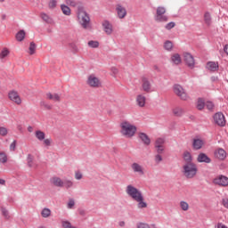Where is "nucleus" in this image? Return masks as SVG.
<instances>
[{"mask_svg":"<svg viewBox=\"0 0 228 228\" xmlns=\"http://www.w3.org/2000/svg\"><path fill=\"white\" fill-rule=\"evenodd\" d=\"M126 193L128 195V197L133 199V200L137 202L138 209H143L147 208V202L143 201V194L142 193V191L138 190V188L129 184L126 188Z\"/></svg>","mask_w":228,"mask_h":228,"instance_id":"obj_1","label":"nucleus"},{"mask_svg":"<svg viewBox=\"0 0 228 228\" xmlns=\"http://www.w3.org/2000/svg\"><path fill=\"white\" fill-rule=\"evenodd\" d=\"M77 15L78 22L84 29H92V24H90V16L86 11H85L84 6L77 7Z\"/></svg>","mask_w":228,"mask_h":228,"instance_id":"obj_2","label":"nucleus"},{"mask_svg":"<svg viewBox=\"0 0 228 228\" xmlns=\"http://www.w3.org/2000/svg\"><path fill=\"white\" fill-rule=\"evenodd\" d=\"M50 183L56 188H65V190H70V188H74V182L67 178L61 179L59 176H53L50 179Z\"/></svg>","mask_w":228,"mask_h":228,"instance_id":"obj_3","label":"nucleus"},{"mask_svg":"<svg viewBox=\"0 0 228 228\" xmlns=\"http://www.w3.org/2000/svg\"><path fill=\"white\" fill-rule=\"evenodd\" d=\"M120 127V133L126 138H133L136 134V126L130 124L129 121H123Z\"/></svg>","mask_w":228,"mask_h":228,"instance_id":"obj_4","label":"nucleus"},{"mask_svg":"<svg viewBox=\"0 0 228 228\" xmlns=\"http://www.w3.org/2000/svg\"><path fill=\"white\" fill-rule=\"evenodd\" d=\"M183 174L187 179H193L197 175V165L195 163L184 164Z\"/></svg>","mask_w":228,"mask_h":228,"instance_id":"obj_5","label":"nucleus"},{"mask_svg":"<svg viewBox=\"0 0 228 228\" xmlns=\"http://www.w3.org/2000/svg\"><path fill=\"white\" fill-rule=\"evenodd\" d=\"M167 8L164 6H159L156 9V13L154 15L155 22H168V16H167Z\"/></svg>","mask_w":228,"mask_h":228,"instance_id":"obj_6","label":"nucleus"},{"mask_svg":"<svg viewBox=\"0 0 228 228\" xmlns=\"http://www.w3.org/2000/svg\"><path fill=\"white\" fill-rule=\"evenodd\" d=\"M174 93L177 97H179L182 101H188V94L184 91V88L181 86L179 84H175L173 86Z\"/></svg>","mask_w":228,"mask_h":228,"instance_id":"obj_7","label":"nucleus"},{"mask_svg":"<svg viewBox=\"0 0 228 228\" xmlns=\"http://www.w3.org/2000/svg\"><path fill=\"white\" fill-rule=\"evenodd\" d=\"M86 84L88 86H91V88H101L102 86L101 80L95 77V75H90L87 77Z\"/></svg>","mask_w":228,"mask_h":228,"instance_id":"obj_8","label":"nucleus"},{"mask_svg":"<svg viewBox=\"0 0 228 228\" xmlns=\"http://www.w3.org/2000/svg\"><path fill=\"white\" fill-rule=\"evenodd\" d=\"M35 136L39 142H44V145H45V147H51L52 140L45 139V133L42 132V130L36 131Z\"/></svg>","mask_w":228,"mask_h":228,"instance_id":"obj_9","label":"nucleus"},{"mask_svg":"<svg viewBox=\"0 0 228 228\" xmlns=\"http://www.w3.org/2000/svg\"><path fill=\"white\" fill-rule=\"evenodd\" d=\"M214 122L220 127H224L225 126V116L221 112H217L214 115Z\"/></svg>","mask_w":228,"mask_h":228,"instance_id":"obj_10","label":"nucleus"},{"mask_svg":"<svg viewBox=\"0 0 228 228\" xmlns=\"http://www.w3.org/2000/svg\"><path fill=\"white\" fill-rule=\"evenodd\" d=\"M116 13L119 19H126L127 16V10L122 4H116Z\"/></svg>","mask_w":228,"mask_h":228,"instance_id":"obj_11","label":"nucleus"},{"mask_svg":"<svg viewBox=\"0 0 228 228\" xmlns=\"http://www.w3.org/2000/svg\"><path fill=\"white\" fill-rule=\"evenodd\" d=\"M8 97L10 101H12V102H15V104H18V105L22 104V100L20 99L19 93L15 91H10L8 94Z\"/></svg>","mask_w":228,"mask_h":228,"instance_id":"obj_12","label":"nucleus"},{"mask_svg":"<svg viewBox=\"0 0 228 228\" xmlns=\"http://www.w3.org/2000/svg\"><path fill=\"white\" fill-rule=\"evenodd\" d=\"M183 60L186 65L190 67V69H193V67H195V59L193 58V55H191V53H183Z\"/></svg>","mask_w":228,"mask_h":228,"instance_id":"obj_13","label":"nucleus"},{"mask_svg":"<svg viewBox=\"0 0 228 228\" xmlns=\"http://www.w3.org/2000/svg\"><path fill=\"white\" fill-rule=\"evenodd\" d=\"M213 183L218 186H228V178L225 175H219L213 180Z\"/></svg>","mask_w":228,"mask_h":228,"instance_id":"obj_14","label":"nucleus"},{"mask_svg":"<svg viewBox=\"0 0 228 228\" xmlns=\"http://www.w3.org/2000/svg\"><path fill=\"white\" fill-rule=\"evenodd\" d=\"M204 147V140L200 138H194L192 140V149L194 151H200Z\"/></svg>","mask_w":228,"mask_h":228,"instance_id":"obj_15","label":"nucleus"},{"mask_svg":"<svg viewBox=\"0 0 228 228\" xmlns=\"http://www.w3.org/2000/svg\"><path fill=\"white\" fill-rule=\"evenodd\" d=\"M131 168L134 174H138L139 175H143L145 174V172H143V167L136 162H134L131 165Z\"/></svg>","mask_w":228,"mask_h":228,"instance_id":"obj_16","label":"nucleus"},{"mask_svg":"<svg viewBox=\"0 0 228 228\" xmlns=\"http://www.w3.org/2000/svg\"><path fill=\"white\" fill-rule=\"evenodd\" d=\"M198 163H211V158L208 157V155L204 152H200L197 157Z\"/></svg>","mask_w":228,"mask_h":228,"instance_id":"obj_17","label":"nucleus"},{"mask_svg":"<svg viewBox=\"0 0 228 228\" xmlns=\"http://www.w3.org/2000/svg\"><path fill=\"white\" fill-rule=\"evenodd\" d=\"M138 136L141 142L143 143V145H146V146L151 145V137H149L147 134L141 132L139 133Z\"/></svg>","mask_w":228,"mask_h":228,"instance_id":"obj_18","label":"nucleus"},{"mask_svg":"<svg viewBox=\"0 0 228 228\" xmlns=\"http://www.w3.org/2000/svg\"><path fill=\"white\" fill-rule=\"evenodd\" d=\"M102 28L106 35H111V33H113V25H111L108 20H104L102 22Z\"/></svg>","mask_w":228,"mask_h":228,"instance_id":"obj_19","label":"nucleus"},{"mask_svg":"<svg viewBox=\"0 0 228 228\" xmlns=\"http://www.w3.org/2000/svg\"><path fill=\"white\" fill-rule=\"evenodd\" d=\"M46 99H49V101H53L54 102H60L61 101V95L54 93H47L46 94Z\"/></svg>","mask_w":228,"mask_h":228,"instance_id":"obj_20","label":"nucleus"},{"mask_svg":"<svg viewBox=\"0 0 228 228\" xmlns=\"http://www.w3.org/2000/svg\"><path fill=\"white\" fill-rule=\"evenodd\" d=\"M215 156L218 159H225L227 153L225 152V150L219 148L215 151Z\"/></svg>","mask_w":228,"mask_h":228,"instance_id":"obj_21","label":"nucleus"},{"mask_svg":"<svg viewBox=\"0 0 228 228\" xmlns=\"http://www.w3.org/2000/svg\"><path fill=\"white\" fill-rule=\"evenodd\" d=\"M207 69L210 70V72H216V70H218V62L208 61L207 63Z\"/></svg>","mask_w":228,"mask_h":228,"instance_id":"obj_22","label":"nucleus"},{"mask_svg":"<svg viewBox=\"0 0 228 228\" xmlns=\"http://www.w3.org/2000/svg\"><path fill=\"white\" fill-rule=\"evenodd\" d=\"M142 90L143 92H146L147 94H149V92H151V82L149 81V79L147 78H142Z\"/></svg>","mask_w":228,"mask_h":228,"instance_id":"obj_23","label":"nucleus"},{"mask_svg":"<svg viewBox=\"0 0 228 228\" xmlns=\"http://www.w3.org/2000/svg\"><path fill=\"white\" fill-rule=\"evenodd\" d=\"M145 101H146L145 96L142 94L137 95L136 102L138 106H140V108H143V106H145Z\"/></svg>","mask_w":228,"mask_h":228,"instance_id":"obj_24","label":"nucleus"},{"mask_svg":"<svg viewBox=\"0 0 228 228\" xmlns=\"http://www.w3.org/2000/svg\"><path fill=\"white\" fill-rule=\"evenodd\" d=\"M171 61L175 64V65H179L182 61L181 60V55L179 53H175L171 56Z\"/></svg>","mask_w":228,"mask_h":228,"instance_id":"obj_25","label":"nucleus"},{"mask_svg":"<svg viewBox=\"0 0 228 228\" xmlns=\"http://www.w3.org/2000/svg\"><path fill=\"white\" fill-rule=\"evenodd\" d=\"M183 159L185 161V164L193 163V159H192L191 153H190V151H185L183 153Z\"/></svg>","mask_w":228,"mask_h":228,"instance_id":"obj_26","label":"nucleus"},{"mask_svg":"<svg viewBox=\"0 0 228 228\" xmlns=\"http://www.w3.org/2000/svg\"><path fill=\"white\" fill-rule=\"evenodd\" d=\"M40 17L47 24H53V18H51L45 12H41Z\"/></svg>","mask_w":228,"mask_h":228,"instance_id":"obj_27","label":"nucleus"},{"mask_svg":"<svg viewBox=\"0 0 228 228\" xmlns=\"http://www.w3.org/2000/svg\"><path fill=\"white\" fill-rule=\"evenodd\" d=\"M24 38H26V32L24 30H20L16 34V40L18 42H22V40H24Z\"/></svg>","mask_w":228,"mask_h":228,"instance_id":"obj_28","label":"nucleus"},{"mask_svg":"<svg viewBox=\"0 0 228 228\" xmlns=\"http://www.w3.org/2000/svg\"><path fill=\"white\" fill-rule=\"evenodd\" d=\"M33 161H34L33 155L28 154L27 157V165L29 168H33V167H35V162Z\"/></svg>","mask_w":228,"mask_h":228,"instance_id":"obj_29","label":"nucleus"},{"mask_svg":"<svg viewBox=\"0 0 228 228\" xmlns=\"http://www.w3.org/2000/svg\"><path fill=\"white\" fill-rule=\"evenodd\" d=\"M173 113L175 117H183V115H184V110L181 108H176L173 110Z\"/></svg>","mask_w":228,"mask_h":228,"instance_id":"obj_30","label":"nucleus"},{"mask_svg":"<svg viewBox=\"0 0 228 228\" xmlns=\"http://www.w3.org/2000/svg\"><path fill=\"white\" fill-rule=\"evenodd\" d=\"M61 10L64 15H70V7H69L65 4H61Z\"/></svg>","mask_w":228,"mask_h":228,"instance_id":"obj_31","label":"nucleus"},{"mask_svg":"<svg viewBox=\"0 0 228 228\" xmlns=\"http://www.w3.org/2000/svg\"><path fill=\"white\" fill-rule=\"evenodd\" d=\"M174 47V44L172 43V41H166L164 43V49H166V51H172V48Z\"/></svg>","mask_w":228,"mask_h":228,"instance_id":"obj_32","label":"nucleus"},{"mask_svg":"<svg viewBox=\"0 0 228 228\" xmlns=\"http://www.w3.org/2000/svg\"><path fill=\"white\" fill-rule=\"evenodd\" d=\"M28 51L30 55L35 54V53L37 52V45L35 44V42L30 43Z\"/></svg>","mask_w":228,"mask_h":228,"instance_id":"obj_33","label":"nucleus"},{"mask_svg":"<svg viewBox=\"0 0 228 228\" xmlns=\"http://www.w3.org/2000/svg\"><path fill=\"white\" fill-rule=\"evenodd\" d=\"M205 24L208 26H211V14L209 12H206L204 15Z\"/></svg>","mask_w":228,"mask_h":228,"instance_id":"obj_34","label":"nucleus"},{"mask_svg":"<svg viewBox=\"0 0 228 228\" xmlns=\"http://www.w3.org/2000/svg\"><path fill=\"white\" fill-rule=\"evenodd\" d=\"M43 218H49L51 216V209L44 208L41 212Z\"/></svg>","mask_w":228,"mask_h":228,"instance_id":"obj_35","label":"nucleus"},{"mask_svg":"<svg viewBox=\"0 0 228 228\" xmlns=\"http://www.w3.org/2000/svg\"><path fill=\"white\" fill-rule=\"evenodd\" d=\"M1 211H2L3 216H4V218L6 220H9V218H10V212L8 211V209H6V208H4V207H2L1 208Z\"/></svg>","mask_w":228,"mask_h":228,"instance_id":"obj_36","label":"nucleus"},{"mask_svg":"<svg viewBox=\"0 0 228 228\" xmlns=\"http://www.w3.org/2000/svg\"><path fill=\"white\" fill-rule=\"evenodd\" d=\"M205 106H206V103L204 102V100H202V98H200L198 100L197 109L201 110H204Z\"/></svg>","mask_w":228,"mask_h":228,"instance_id":"obj_37","label":"nucleus"},{"mask_svg":"<svg viewBox=\"0 0 228 228\" xmlns=\"http://www.w3.org/2000/svg\"><path fill=\"white\" fill-rule=\"evenodd\" d=\"M10 54V50L8 48H4L0 53V60H4V58H6Z\"/></svg>","mask_w":228,"mask_h":228,"instance_id":"obj_38","label":"nucleus"},{"mask_svg":"<svg viewBox=\"0 0 228 228\" xmlns=\"http://www.w3.org/2000/svg\"><path fill=\"white\" fill-rule=\"evenodd\" d=\"M87 45L92 47V49H97V47H99V43L98 41L91 40L87 43Z\"/></svg>","mask_w":228,"mask_h":228,"instance_id":"obj_39","label":"nucleus"},{"mask_svg":"<svg viewBox=\"0 0 228 228\" xmlns=\"http://www.w3.org/2000/svg\"><path fill=\"white\" fill-rule=\"evenodd\" d=\"M180 207L183 211H188V209H190V205H188V202L186 201H181Z\"/></svg>","mask_w":228,"mask_h":228,"instance_id":"obj_40","label":"nucleus"},{"mask_svg":"<svg viewBox=\"0 0 228 228\" xmlns=\"http://www.w3.org/2000/svg\"><path fill=\"white\" fill-rule=\"evenodd\" d=\"M165 144V139L163 138H158L155 142V147H163Z\"/></svg>","mask_w":228,"mask_h":228,"instance_id":"obj_41","label":"nucleus"},{"mask_svg":"<svg viewBox=\"0 0 228 228\" xmlns=\"http://www.w3.org/2000/svg\"><path fill=\"white\" fill-rule=\"evenodd\" d=\"M220 54L222 58H225V56H228V45H224V50H220Z\"/></svg>","mask_w":228,"mask_h":228,"instance_id":"obj_42","label":"nucleus"},{"mask_svg":"<svg viewBox=\"0 0 228 228\" xmlns=\"http://www.w3.org/2000/svg\"><path fill=\"white\" fill-rule=\"evenodd\" d=\"M8 161V157L6 156V153L0 152V163H6Z\"/></svg>","mask_w":228,"mask_h":228,"instance_id":"obj_43","label":"nucleus"},{"mask_svg":"<svg viewBox=\"0 0 228 228\" xmlns=\"http://www.w3.org/2000/svg\"><path fill=\"white\" fill-rule=\"evenodd\" d=\"M65 3L66 4H68V6H72L73 8H76V6H77V2H76L75 0H66Z\"/></svg>","mask_w":228,"mask_h":228,"instance_id":"obj_44","label":"nucleus"},{"mask_svg":"<svg viewBox=\"0 0 228 228\" xmlns=\"http://www.w3.org/2000/svg\"><path fill=\"white\" fill-rule=\"evenodd\" d=\"M40 106H43V108H45V110H53V105H49L44 101L40 102Z\"/></svg>","mask_w":228,"mask_h":228,"instance_id":"obj_45","label":"nucleus"},{"mask_svg":"<svg viewBox=\"0 0 228 228\" xmlns=\"http://www.w3.org/2000/svg\"><path fill=\"white\" fill-rule=\"evenodd\" d=\"M74 206H76V201H74V199H70L68 202V209H72V208H74Z\"/></svg>","mask_w":228,"mask_h":228,"instance_id":"obj_46","label":"nucleus"},{"mask_svg":"<svg viewBox=\"0 0 228 228\" xmlns=\"http://www.w3.org/2000/svg\"><path fill=\"white\" fill-rule=\"evenodd\" d=\"M62 227L63 228H72V224H70V222L69 221H62L61 222Z\"/></svg>","mask_w":228,"mask_h":228,"instance_id":"obj_47","label":"nucleus"},{"mask_svg":"<svg viewBox=\"0 0 228 228\" xmlns=\"http://www.w3.org/2000/svg\"><path fill=\"white\" fill-rule=\"evenodd\" d=\"M165 28H166L167 30H170V29L174 28H175V22L171 21V22L167 23V24L165 26Z\"/></svg>","mask_w":228,"mask_h":228,"instance_id":"obj_48","label":"nucleus"},{"mask_svg":"<svg viewBox=\"0 0 228 228\" xmlns=\"http://www.w3.org/2000/svg\"><path fill=\"white\" fill-rule=\"evenodd\" d=\"M1 136H6L8 134V130L5 127L0 126Z\"/></svg>","mask_w":228,"mask_h":228,"instance_id":"obj_49","label":"nucleus"},{"mask_svg":"<svg viewBox=\"0 0 228 228\" xmlns=\"http://www.w3.org/2000/svg\"><path fill=\"white\" fill-rule=\"evenodd\" d=\"M137 228H151V226L147 223H138Z\"/></svg>","mask_w":228,"mask_h":228,"instance_id":"obj_50","label":"nucleus"},{"mask_svg":"<svg viewBox=\"0 0 228 228\" xmlns=\"http://www.w3.org/2000/svg\"><path fill=\"white\" fill-rule=\"evenodd\" d=\"M206 108H208L210 111L215 108V104L212 102H207L205 104Z\"/></svg>","mask_w":228,"mask_h":228,"instance_id":"obj_51","label":"nucleus"},{"mask_svg":"<svg viewBox=\"0 0 228 228\" xmlns=\"http://www.w3.org/2000/svg\"><path fill=\"white\" fill-rule=\"evenodd\" d=\"M57 4V2L56 0H50L49 4H48V6L50 9H54V7L56 6Z\"/></svg>","mask_w":228,"mask_h":228,"instance_id":"obj_52","label":"nucleus"},{"mask_svg":"<svg viewBox=\"0 0 228 228\" xmlns=\"http://www.w3.org/2000/svg\"><path fill=\"white\" fill-rule=\"evenodd\" d=\"M157 149V153L158 154H163V151H165V146H155Z\"/></svg>","mask_w":228,"mask_h":228,"instance_id":"obj_53","label":"nucleus"},{"mask_svg":"<svg viewBox=\"0 0 228 228\" xmlns=\"http://www.w3.org/2000/svg\"><path fill=\"white\" fill-rule=\"evenodd\" d=\"M161 161H163V157H161L160 154L158 153L155 156V162L159 164V163H161Z\"/></svg>","mask_w":228,"mask_h":228,"instance_id":"obj_54","label":"nucleus"},{"mask_svg":"<svg viewBox=\"0 0 228 228\" xmlns=\"http://www.w3.org/2000/svg\"><path fill=\"white\" fill-rule=\"evenodd\" d=\"M75 178L77 179V181H80V179H83V174H81L80 172H77L75 174Z\"/></svg>","mask_w":228,"mask_h":228,"instance_id":"obj_55","label":"nucleus"},{"mask_svg":"<svg viewBox=\"0 0 228 228\" xmlns=\"http://www.w3.org/2000/svg\"><path fill=\"white\" fill-rule=\"evenodd\" d=\"M17 145V141H13L10 145V151H15V147Z\"/></svg>","mask_w":228,"mask_h":228,"instance_id":"obj_56","label":"nucleus"},{"mask_svg":"<svg viewBox=\"0 0 228 228\" xmlns=\"http://www.w3.org/2000/svg\"><path fill=\"white\" fill-rule=\"evenodd\" d=\"M110 70H111L112 74H114V76H117V74H118V69L115 67H112L110 69Z\"/></svg>","mask_w":228,"mask_h":228,"instance_id":"obj_57","label":"nucleus"},{"mask_svg":"<svg viewBox=\"0 0 228 228\" xmlns=\"http://www.w3.org/2000/svg\"><path fill=\"white\" fill-rule=\"evenodd\" d=\"M223 206H224V208H226L228 209V200L227 199L223 200Z\"/></svg>","mask_w":228,"mask_h":228,"instance_id":"obj_58","label":"nucleus"},{"mask_svg":"<svg viewBox=\"0 0 228 228\" xmlns=\"http://www.w3.org/2000/svg\"><path fill=\"white\" fill-rule=\"evenodd\" d=\"M217 228H227V227L225 226V224H224L222 223H218L217 224Z\"/></svg>","mask_w":228,"mask_h":228,"instance_id":"obj_59","label":"nucleus"},{"mask_svg":"<svg viewBox=\"0 0 228 228\" xmlns=\"http://www.w3.org/2000/svg\"><path fill=\"white\" fill-rule=\"evenodd\" d=\"M118 225H119V227H125L126 226V222L121 221V222L118 223Z\"/></svg>","mask_w":228,"mask_h":228,"instance_id":"obj_60","label":"nucleus"},{"mask_svg":"<svg viewBox=\"0 0 228 228\" xmlns=\"http://www.w3.org/2000/svg\"><path fill=\"white\" fill-rule=\"evenodd\" d=\"M0 184L2 185L6 184V181L4 179H0Z\"/></svg>","mask_w":228,"mask_h":228,"instance_id":"obj_61","label":"nucleus"},{"mask_svg":"<svg viewBox=\"0 0 228 228\" xmlns=\"http://www.w3.org/2000/svg\"><path fill=\"white\" fill-rule=\"evenodd\" d=\"M79 215H81V216H85V215H86V213L85 212V210H80Z\"/></svg>","mask_w":228,"mask_h":228,"instance_id":"obj_62","label":"nucleus"},{"mask_svg":"<svg viewBox=\"0 0 228 228\" xmlns=\"http://www.w3.org/2000/svg\"><path fill=\"white\" fill-rule=\"evenodd\" d=\"M28 133H33V126H28Z\"/></svg>","mask_w":228,"mask_h":228,"instance_id":"obj_63","label":"nucleus"},{"mask_svg":"<svg viewBox=\"0 0 228 228\" xmlns=\"http://www.w3.org/2000/svg\"><path fill=\"white\" fill-rule=\"evenodd\" d=\"M151 228H157L156 224H151Z\"/></svg>","mask_w":228,"mask_h":228,"instance_id":"obj_64","label":"nucleus"}]
</instances>
